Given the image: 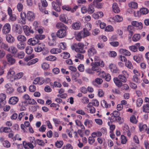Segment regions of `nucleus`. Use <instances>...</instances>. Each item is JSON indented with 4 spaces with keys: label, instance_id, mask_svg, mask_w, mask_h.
Listing matches in <instances>:
<instances>
[{
    "label": "nucleus",
    "instance_id": "obj_1",
    "mask_svg": "<svg viewBox=\"0 0 149 149\" xmlns=\"http://www.w3.org/2000/svg\"><path fill=\"white\" fill-rule=\"evenodd\" d=\"M92 66V69L93 72H95L97 74L100 71V68L99 67V66L103 67L104 65V63L103 61H100L99 62H95L91 63Z\"/></svg>",
    "mask_w": 149,
    "mask_h": 149
},
{
    "label": "nucleus",
    "instance_id": "obj_2",
    "mask_svg": "<svg viewBox=\"0 0 149 149\" xmlns=\"http://www.w3.org/2000/svg\"><path fill=\"white\" fill-rule=\"evenodd\" d=\"M97 53V50L93 47H91L88 49L87 51V55L89 57L90 60L92 62H93V60L92 58V57L96 55Z\"/></svg>",
    "mask_w": 149,
    "mask_h": 149
},
{
    "label": "nucleus",
    "instance_id": "obj_3",
    "mask_svg": "<svg viewBox=\"0 0 149 149\" xmlns=\"http://www.w3.org/2000/svg\"><path fill=\"white\" fill-rule=\"evenodd\" d=\"M23 31L26 36H29L31 35V34H33L34 31L32 29L31 27H29L27 25H25L23 26Z\"/></svg>",
    "mask_w": 149,
    "mask_h": 149
},
{
    "label": "nucleus",
    "instance_id": "obj_4",
    "mask_svg": "<svg viewBox=\"0 0 149 149\" xmlns=\"http://www.w3.org/2000/svg\"><path fill=\"white\" fill-rule=\"evenodd\" d=\"M78 47L75 49V51L81 54L84 53L86 51L84 49V45L82 42H79L77 44Z\"/></svg>",
    "mask_w": 149,
    "mask_h": 149
},
{
    "label": "nucleus",
    "instance_id": "obj_5",
    "mask_svg": "<svg viewBox=\"0 0 149 149\" xmlns=\"http://www.w3.org/2000/svg\"><path fill=\"white\" fill-rule=\"evenodd\" d=\"M68 29H61L56 32V35L59 38H62L65 37L67 35L66 31Z\"/></svg>",
    "mask_w": 149,
    "mask_h": 149
},
{
    "label": "nucleus",
    "instance_id": "obj_6",
    "mask_svg": "<svg viewBox=\"0 0 149 149\" xmlns=\"http://www.w3.org/2000/svg\"><path fill=\"white\" fill-rule=\"evenodd\" d=\"M6 57L9 64L12 65L15 63L16 60L11 54H7L6 55Z\"/></svg>",
    "mask_w": 149,
    "mask_h": 149
},
{
    "label": "nucleus",
    "instance_id": "obj_7",
    "mask_svg": "<svg viewBox=\"0 0 149 149\" xmlns=\"http://www.w3.org/2000/svg\"><path fill=\"white\" fill-rule=\"evenodd\" d=\"M11 26L8 23L5 24L3 27L2 32L3 34H6L9 33L10 31Z\"/></svg>",
    "mask_w": 149,
    "mask_h": 149
},
{
    "label": "nucleus",
    "instance_id": "obj_8",
    "mask_svg": "<svg viewBox=\"0 0 149 149\" xmlns=\"http://www.w3.org/2000/svg\"><path fill=\"white\" fill-rule=\"evenodd\" d=\"M28 104V102L26 101H22L19 102L18 106L20 111L25 110L26 109V107Z\"/></svg>",
    "mask_w": 149,
    "mask_h": 149
},
{
    "label": "nucleus",
    "instance_id": "obj_9",
    "mask_svg": "<svg viewBox=\"0 0 149 149\" xmlns=\"http://www.w3.org/2000/svg\"><path fill=\"white\" fill-rule=\"evenodd\" d=\"M45 45L44 44L39 43L35 47V50L37 52H40L42 51H43L45 49Z\"/></svg>",
    "mask_w": 149,
    "mask_h": 149
},
{
    "label": "nucleus",
    "instance_id": "obj_10",
    "mask_svg": "<svg viewBox=\"0 0 149 149\" xmlns=\"http://www.w3.org/2000/svg\"><path fill=\"white\" fill-rule=\"evenodd\" d=\"M39 42L38 40L36 38H31L28 40V44L34 46L37 44Z\"/></svg>",
    "mask_w": 149,
    "mask_h": 149
},
{
    "label": "nucleus",
    "instance_id": "obj_11",
    "mask_svg": "<svg viewBox=\"0 0 149 149\" xmlns=\"http://www.w3.org/2000/svg\"><path fill=\"white\" fill-rule=\"evenodd\" d=\"M33 143L31 142H28L26 143L25 141H23V146L25 149H29L30 148L31 149H33L34 147L35 146L32 144Z\"/></svg>",
    "mask_w": 149,
    "mask_h": 149
},
{
    "label": "nucleus",
    "instance_id": "obj_12",
    "mask_svg": "<svg viewBox=\"0 0 149 149\" xmlns=\"http://www.w3.org/2000/svg\"><path fill=\"white\" fill-rule=\"evenodd\" d=\"M81 24L80 22L73 23L72 24V28L75 30H77L80 29L81 27Z\"/></svg>",
    "mask_w": 149,
    "mask_h": 149
},
{
    "label": "nucleus",
    "instance_id": "obj_13",
    "mask_svg": "<svg viewBox=\"0 0 149 149\" xmlns=\"http://www.w3.org/2000/svg\"><path fill=\"white\" fill-rule=\"evenodd\" d=\"M132 25L137 28L139 29H142L143 27V24L141 22H139L136 21H133L131 22Z\"/></svg>",
    "mask_w": 149,
    "mask_h": 149
},
{
    "label": "nucleus",
    "instance_id": "obj_14",
    "mask_svg": "<svg viewBox=\"0 0 149 149\" xmlns=\"http://www.w3.org/2000/svg\"><path fill=\"white\" fill-rule=\"evenodd\" d=\"M18 101L19 98L17 97H12L9 99L8 102L10 104L15 105L18 102Z\"/></svg>",
    "mask_w": 149,
    "mask_h": 149
},
{
    "label": "nucleus",
    "instance_id": "obj_15",
    "mask_svg": "<svg viewBox=\"0 0 149 149\" xmlns=\"http://www.w3.org/2000/svg\"><path fill=\"white\" fill-rule=\"evenodd\" d=\"M104 15L103 13L102 12H98L93 13L92 15V16L93 18L95 19H97L99 18L102 17Z\"/></svg>",
    "mask_w": 149,
    "mask_h": 149
},
{
    "label": "nucleus",
    "instance_id": "obj_16",
    "mask_svg": "<svg viewBox=\"0 0 149 149\" xmlns=\"http://www.w3.org/2000/svg\"><path fill=\"white\" fill-rule=\"evenodd\" d=\"M27 16L28 20L30 21H33L35 18L34 13L30 11L28 12L27 14Z\"/></svg>",
    "mask_w": 149,
    "mask_h": 149
},
{
    "label": "nucleus",
    "instance_id": "obj_17",
    "mask_svg": "<svg viewBox=\"0 0 149 149\" xmlns=\"http://www.w3.org/2000/svg\"><path fill=\"white\" fill-rule=\"evenodd\" d=\"M120 53L124 55L127 56H130L131 55V53L128 50L124 49H120L119 50Z\"/></svg>",
    "mask_w": 149,
    "mask_h": 149
},
{
    "label": "nucleus",
    "instance_id": "obj_18",
    "mask_svg": "<svg viewBox=\"0 0 149 149\" xmlns=\"http://www.w3.org/2000/svg\"><path fill=\"white\" fill-rule=\"evenodd\" d=\"M130 121L133 124H136L138 122V117L136 118L134 115H132L130 117Z\"/></svg>",
    "mask_w": 149,
    "mask_h": 149
},
{
    "label": "nucleus",
    "instance_id": "obj_19",
    "mask_svg": "<svg viewBox=\"0 0 149 149\" xmlns=\"http://www.w3.org/2000/svg\"><path fill=\"white\" fill-rule=\"evenodd\" d=\"M56 27L57 29H68V27L62 23L59 22L56 25Z\"/></svg>",
    "mask_w": 149,
    "mask_h": 149
},
{
    "label": "nucleus",
    "instance_id": "obj_20",
    "mask_svg": "<svg viewBox=\"0 0 149 149\" xmlns=\"http://www.w3.org/2000/svg\"><path fill=\"white\" fill-rule=\"evenodd\" d=\"M60 20L61 22H64L65 23H68V17L65 14H61L60 16Z\"/></svg>",
    "mask_w": 149,
    "mask_h": 149
},
{
    "label": "nucleus",
    "instance_id": "obj_21",
    "mask_svg": "<svg viewBox=\"0 0 149 149\" xmlns=\"http://www.w3.org/2000/svg\"><path fill=\"white\" fill-rule=\"evenodd\" d=\"M113 80L115 84L118 87H120L122 86V83L118 78L114 77Z\"/></svg>",
    "mask_w": 149,
    "mask_h": 149
},
{
    "label": "nucleus",
    "instance_id": "obj_22",
    "mask_svg": "<svg viewBox=\"0 0 149 149\" xmlns=\"http://www.w3.org/2000/svg\"><path fill=\"white\" fill-rule=\"evenodd\" d=\"M112 9L113 11L116 13H118L120 11L117 4L115 2L112 5Z\"/></svg>",
    "mask_w": 149,
    "mask_h": 149
},
{
    "label": "nucleus",
    "instance_id": "obj_23",
    "mask_svg": "<svg viewBox=\"0 0 149 149\" xmlns=\"http://www.w3.org/2000/svg\"><path fill=\"white\" fill-rule=\"evenodd\" d=\"M7 41L9 43H11L13 42L15 40L14 38L10 34H8L6 37Z\"/></svg>",
    "mask_w": 149,
    "mask_h": 149
},
{
    "label": "nucleus",
    "instance_id": "obj_24",
    "mask_svg": "<svg viewBox=\"0 0 149 149\" xmlns=\"http://www.w3.org/2000/svg\"><path fill=\"white\" fill-rule=\"evenodd\" d=\"M92 121L91 120L86 119L84 121V125L88 128H90L92 126Z\"/></svg>",
    "mask_w": 149,
    "mask_h": 149
},
{
    "label": "nucleus",
    "instance_id": "obj_25",
    "mask_svg": "<svg viewBox=\"0 0 149 149\" xmlns=\"http://www.w3.org/2000/svg\"><path fill=\"white\" fill-rule=\"evenodd\" d=\"M50 52L52 54H57L61 53L62 50L60 48H53L51 49Z\"/></svg>",
    "mask_w": 149,
    "mask_h": 149
},
{
    "label": "nucleus",
    "instance_id": "obj_26",
    "mask_svg": "<svg viewBox=\"0 0 149 149\" xmlns=\"http://www.w3.org/2000/svg\"><path fill=\"white\" fill-rule=\"evenodd\" d=\"M52 6L53 8L56 11L59 12L61 10L60 7L54 1L52 2Z\"/></svg>",
    "mask_w": 149,
    "mask_h": 149
},
{
    "label": "nucleus",
    "instance_id": "obj_27",
    "mask_svg": "<svg viewBox=\"0 0 149 149\" xmlns=\"http://www.w3.org/2000/svg\"><path fill=\"white\" fill-rule=\"evenodd\" d=\"M138 126L139 130L140 132L146 130L147 128V127L146 125L143 124L142 123H139L138 124Z\"/></svg>",
    "mask_w": 149,
    "mask_h": 149
},
{
    "label": "nucleus",
    "instance_id": "obj_28",
    "mask_svg": "<svg viewBox=\"0 0 149 149\" xmlns=\"http://www.w3.org/2000/svg\"><path fill=\"white\" fill-rule=\"evenodd\" d=\"M111 120L114 122H118L120 124H122L124 122L123 119L121 118L120 116L117 117V118H115V119L113 118H112Z\"/></svg>",
    "mask_w": 149,
    "mask_h": 149
},
{
    "label": "nucleus",
    "instance_id": "obj_29",
    "mask_svg": "<svg viewBox=\"0 0 149 149\" xmlns=\"http://www.w3.org/2000/svg\"><path fill=\"white\" fill-rule=\"evenodd\" d=\"M109 68L111 71L113 73H116L117 71V68L116 65L113 64L111 63L109 65Z\"/></svg>",
    "mask_w": 149,
    "mask_h": 149
},
{
    "label": "nucleus",
    "instance_id": "obj_30",
    "mask_svg": "<svg viewBox=\"0 0 149 149\" xmlns=\"http://www.w3.org/2000/svg\"><path fill=\"white\" fill-rule=\"evenodd\" d=\"M8 52L13 54H15L17 53V50L15 47L12 46L9 47Z\"/></svg>",
    "mask_w": 149,
    "mask_h": 149
},
{
    "label": "nucleus",
    "instance_id": "obj_31",
    "mask_svg": "<svg viewBox=\"0 0 149 149\" xmlns=\"http://www.w3.org/2000/svg\"><path fill=\"white\" fill-rule=\"evenodd\" d=\"M142 58L141 55H136L133 56V59L136 62L139 63L141 62Z\"/></svg>",
    "mask_w": 149,
    "mask_h": 149
},
{
    "label": "nucleus",
    "instance_id": "obj_32",
    "mask_svg": "<svg viewBox=\"0 0 149 149\" xmlns=\"http://www.w3.org/2000/svg\"><path fill=\"white\" fill-rule=\"evenodd\" d=\"M81 32H82L81 33L84 38L89 36L90 34L89 31L86 29H83L82 31H81Z\"/></svg>",
    "mask_w": 149,
    "mask_h": 149
},
{
    "label": "nucleus",
    "instance_id": "obj_33",
    "mask_svg": "<svg viewBox=\"0 0 149 149\" xmlns=\"http://www.w3.org/2000/svg\"><path fill=\"white\" fill-rule=\"evenodd\" d=\"M102 134L100 131H96L92 133L91 136L95 138L96 137H100L102 136Z\"/></svg>",
    "mask_w": 149,
    "mask_h": 149
},
{
    "label": "nucleus",
    "instance_id": "obj_34",
    "mask_svg": "<svg viewBox=\"0 0 149 149\" xmlns=\"http://www.w3.org/2000/svg\"><path fill=\"white\" fill-rule=\"evenodd\" d=\"M75 123L78 126L80 127L82 130H85V127L81 121L78 120H75Z\"/></svg>",
    "mask_w": 149,
    "mask_h": 149
},
{
    "label": "nucleus",
    "instance_id": "obj_35",
    "mask_svg": "<svg viewBox=\"0 0 149 149\" xmlns=\"http://www.w3.org/2000/svg\"><path fill=\"white\" fill-rule=\"evenodd\" d=\"M17 40L20 42H25L26 40V37L22 35H19L17 37Z\"/></svg>",
    "mask_w": 149,
    "mask_h": 149
},
{
    "label": "nucleus",
    "instance_id": "obj_36",
    "mask_svg": "<svg viewBox=\"0 0 149 149\" xmlns=\"http://www.w3.org/2000/svg\"><path fill=\"white\" fill-rule=\"evenodd\" d=\"M25 45L26 44L24 43L21 42L17 45V46L19 49L22 50L25 48Z\"/></svg>",
    "mask_w": 149,
    "mask_h": 149
},
{
    "label": "nucleus",
    "instance_id": "obj_37",
    "mask_svg": "<svg viewBox=\"0 0 149 149\" xmlns=\"http://www.w3.org/2000/svg\"><path fill=\"white\" fill-rule=\"evenodd\" d=\"M60 56L64 59H67L70 57V55L68 52H64L60 54Z\"/></svg>",
    "mask_w": 149,
    "mask_h": 149
},
{
    "label": "nucleus",
    "instance_id": "obj_38",
    "mask_svg": "<svg viewBox=\"0 0 149 149\" xmlns=\"http://www.w3.org/2000/svg\"><path fill=\"white\" fill-rule=\"evenodd\" d=\"M118 78L121 82L125 83L127 81V77L120 74L118 75Z\"/></svg>",
    "mask_w": 149,
    "mask_h": 149
},
{
    "label": "nucleus",
    "instance_id": "obj_39",
    "mask_svg": "<svg viewBox=\"0 0 149 149\" xmlns=\"http://www.w3.org/2000/svg\"><path fill=\"white\" fill-rule=\"evenodd\" d=\"M45 60L48 61H55L56 60L57 58L53 56L50 55L46 57L45 58Z\"/></svg>",
    "mask_w": 149,
    "mask_h": 149
},
{
    "label": "nucleus",
    "instance_id": "obj_40",
    "mask_svg": "<svg viewBox=\"0 0 149 149\" xmlns=\"http://www.w3.org/2000/svg\"><path fill=\"white\" fill-rule=\"evenodd\" d=\"M15 30L16 32L19 34H20L22 32V30L20 28L19 25L16 24L15 26Z\"/></svg>",
    "mask_w": 149,
    "mask_h": 149
},
{
    "label": "nucleus",
    "instance_id": "obj_41",
    "mask_svg": "<svg viewBox=\"0 0 149 149\" xmlns=\"http://www.w3.org/2000/svg\"><path fill=\"white\" fill-rule=\"evenodd\" d=\"M111 115H112L113 116V117H111V118H113L114 119H115V118H117V117L120 116V113L118 111H114Z\"/></svg>",
    "mask_w": 149,
    "mask_h": 149
},
{
    "label": "nucleus",
    "instance_id": "obj_42",
    "mask_svg": "<svg viewBox=\"0 0 149 149\" xmlns=\"http://www.w3.org/2000/svg\"><path fill=\"white\" fill-rule=\"evenodd\" d=\"M114 20L117 22H120L123 20V17L118 15H116L113 18Z\"/></svg>",
    "mask_w": 149,
    "mask_h": 149
},
{
    "label": "nucleus",
    "instance_id": "obj_43",
    "mask_svg": "<svg viewBox=\"0 0 149 149\" xmlns=\"http://www.w3.org/2000/svg\"><path fill=\"white\" fill-rule=\"evenodd\" d=\"M15 74V72L12 69H10L8 74V77L11 78L14 77Z\"/></svg>",
    "mask_w": 149,
    "mask_h": 149
},
{
    "label": "nucleus",
    "instance_id": "obj_44",
    "mask_svg": "<svg viewBox=\"0 0 149 149\" xmlns=\"http://www.w3.org/2000/svg\"><path fill=\"white\" fill-rule=\"evenodd\" d=\"M140 12L143 15H146L148 13L149 10H148L146 8H142L140 9Z\"/></svg>",
    "mask_w": 149,
    "mask_h": 149
},
{
    "label": "nucleus",
    "instance_id": "obj_45",
    "mask_svg": "<svg viewBox=\"0 0 149 149\" xmlns=\"http://www.w3.org/2000/svg\"><path fill=\"white\" fill-rule=\"evenodd\" d=\"M94 11L95 10L93 5L91 4L89 5L88 8V13L90 14H92Z\"/></svg>",
    "mask_w": 149,
    "mask_h": 149
},
{
    "label": "nucleus",
    "instance_id": "obj_46",
    "mask_svg": "<svg viewBox=\"0 0 149 149\" xmlns=\"http://www.w3.org/2000/svg\"><path fill=\"white\" fill-rule=\"evenodd\" d=\"M143 111L146 113H149V104H144L143 107Z\"/></svg>",
    "mask_w": 149,
    "mask_h": 149
},
{
    "label": "nucleus",
    "instance_id": "obj_47",
    "mask_svg": "<svg viewBox=\"0 0 149 149\" xmlns=\"http://www.w3.org/2000/svg\"><path fill=\"white\" fill-rule=\"evenodd\" d=\"M128 5L130 7L134 8H137L138 7V3L136 2H131L129 3Z\"/></svg>",
    "mask_w": 149,
    "mask_h": 149
},
{
    "label": "nucleus",
    "instance_id": "obj_48",
    "mask_svg": "<svg viewBox=\"0 0 149 149\" xmlns=\"http://www.w3.org/2000/svg\"><path fill=\"white\" fill-rule=\"evenodd\" d=\"M125 65L130 69H133V66L131 62L129 60H127V61L125 62Z\"/></svg>",
    "mask_w": 149,
    "mask_h": 149
},
{
    "label": "nucleus",
    "instance_id": "obj_49",
    "mask_svg": "<svg viewBox=\"0 0 149 149\" xmlns=\"http://www.w3.org/2000/svg\"><path fill=\"white\" fill-rule=\"evenodd\" d=\"M45 35L40 34H37L35 36L36 38L38 40H42L44 39L45 38Z\"/></svg>",
    "mask_w": 149,
    "mask_h": 149
},
{
    "label": "nucleus",
    "instance_id": "obj_50",
    "mask_svg": "<svg viewBox=\"0 0 149 149\" xmlns=\"http://www.w3.org/2000/svg\"><path fill=\"white\" fill-rule=\"evenodd\" d=\"M134 27L131 25H129L128 26L127 29L128 31L129 32V35L132 36L133 34V30Z\"/></svg>",
    "mask_w": 149,
    "mask_h": 149
},
{
    "label": "nucleus",
    "instance_id": "obj_51",
    "mask_svg": "<svg viewBox=\"0 0 149 149\" xmlns=\"http://www.w3.org/2000/svg\"><path fill=\"white\" fill-rule=\"evenodd\" d=\"M23 75V72H19L16 74L14 77L15 80L20 79Z\"/></svg>",
    "mask_w": 149,
    "mask_h": 149
},
{
    "label": "nucleus",
    "instance_id": "obj_52",
    "mask_svg": "<svg viewBox=\"0 0 149 149\" xmlns=\"http://www.w3.org/2000/svg\"><path fill=\"white\" fill-rule=\"evenodd\" d=\"M36 143H37L38 145L41 146H44L45 145V143L44 141L42 140L39 139L36 140Z\"/></svg>",
    "mask_w": 149,
    "mask_h": 149
},
{
    "label": "nucleus",
    "instance_id": "obj_53",
    "mask_svg": "<svg viewBox=\"0 0 149 149\" xmlns=\"http://www.w3.org/2000/svg\"><path fill=\"white\" fill-rule=\"evenodd\" d=\"M140 35L139 34H135L132 38V40L134 41H137L140 39Z\"/></svg>",
    "mask_w": 149,
    "mask_h": 149
},
{
    "label": "nucleus",
    "instance_id": "obj_54",
    "mask_svg": "<svg viewBox=\"0 0 149 149\" xmlns=\"http://www.w3.org/2000/svg\"><path fill=\"white\" fill-rule=\"evenodd\" d=\"M138 76L133 75L132 80L136 83H140L141 82L140 79L139 78Z\"/></svg>",
    "mask_w": 149,
    "mask_h": 149
},
{
    "label": "nucleus",
    "instance_id": "obj_55",
    "mask_svg": "<svg viewBox=\"0 0 149 149\" xmlns=\"http://www.w3.org/2000/svg\"><path fill=\"white\" fill-rule=\"evenodd\" d=\"M81 33L82 32L80 31L79 32L77 35L76 39L77 40L80 41L82 38H84Z\"/></svg>",
    "mask_w": 149,
    "mask_h": 149
},
{
    "label": "nucleus",
    "instance_id": "obj_56",
    "mask_svg": "<svg viewBox=\"0 0 149 149\" xmlns=\"http://www.w3.org/2000/svg\"><path fill=\"white\" fill-rule=\"evenodd\" d=\"M41 67L43 69L46 70L49 68V64L47 63H44L42 64Z\"/></svg>",
    "mask_w": 149,
    "mask_h": 149
},
{
    "label": "nucleus",
    "instance_id": "obj_57",
    "mask_svg": "<svg viewBox=\"0 0 149 149\" xmlns=\"http://www.w3.org/2000/svg\"><path fill=\"white\" fill-rule=\"evenodd\" d=\"M113 27L110 25L107 26L105 29V31L107 32H111L113 31Z\"/></svg>",
    "mask_w": 149,
    "mask_h": 149
},
{
    "label": "nucleus",
    "instance_id": "obj_58",
    "mask_svg": "<svg viewBox=\"0 0 149 149\" xmlns=\"http://www.w3.org/2000/svg\"><path fill=\"white\" fill-rule=\"evenodd\" d=\"M121 143L123 144H125L126 143L127 140L126 137L123 135L121 136Z\"/></svg>",
    "mask_w": 149,
    "mask_h": 149
},
{
    "label": "nucleus",
    "instance_id": "obj_59",
    "mask_svg": "<svg viewBox=\"0 0 149 149\" xmlns=\"http://www.w3.org/2000/svg\"><path fill=\"white\" fill-rule=\"evenodd\" d=\"M33 49L31 46H28L26 49V52L28 54H31L32 52Z\"/></svg>",
    "mask_w": 149,
    "mask_h": 149
},
{
    "label": "nucleus",
    "instance_id": "obj_60",
    "mask_svg": "<svg viewBox=\"0 0 149 149\" xmlns=\"http://www.w3.org/2000/svg\"><path fill=\"white\" fill-rule=\"evenodd\" d=\"M108 124L110 127V129L111 130V132L115 130V126L114 125L112 124L111 122H108Z\"/></svg>",
    "mask_w": 149,
    "mask_h": 149
},
{
    "label": "nucleus",
    "instance_id": "obj_61",
    "mask_svg": "<svg viewBox=\"0 0 149 149\" xmlns=\"http://www.w3.org/2000/svg\"><path fill=\"white\" fill-rule=\"evenodd\" d=\"M26 88V86H23L18 87L17 89V90L19 93L23 92L25 91Z\"/></svg>",
    "mask_w": 149,
    "mask_h": 149
},
{
    "label": "nucleus",
    "instance_id": "obj_62",
    "mask_svg": "<svg viewBox=\"0 0 149 149\" xmlns=\"http://www.w3.org/2000/svg\"><path fill=\"white\" fill-rule=\"evenodd\" d=\"M1 48L3 49L8 51L9 48V47L7 44L3 43L1 44Z\"/></svg>",
    "mask_w": 149,
    "mask_h": 149
},
{
    "label": "nucleus",
    "instance_id": "obj_63",
    "mask_svg": "<svg viewBox=\"0 0 149 149\" xmlns=\"http://www.w3.org/2000/svg\"><path fill=\"white\" fill-rule=\"evenodd\" d=\"M94 137H93L92 136L89 137L88 139V142L89 144L92 145L95 142V140L94 139Z\"/></svg>",
    "mask_w": 149,
    "mask_h": 149
},
{
    "label": "nucleus",
    "instance_id": "obj_64",
    "mask_svg": "<svg viewBox=\"0 0 149 149\" xmlns=\"http://www.w3.org/2000/svg\"><path fill=\"white\" fill-rule=\"evenodd\" d=\"M28 104L31 105H36L37 104V102L36 101L33 99L31 98L28 100Z\"/></svg>",
    "mask_w": 149,
    "mask_h": 149
}]
</instances>
